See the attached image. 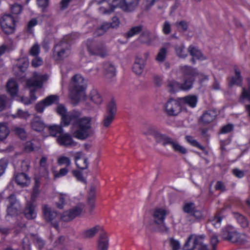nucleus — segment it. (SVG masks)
<instances>
[{
  "label": "nucleus",
  "instance_id": "052dcab7",
  "mask_svg": "<svg viewBox=\"0 0 250 250\" xmlns=\"http://www.w3.org/2000/svg\"><path fill=\"white\" fill-rule=\"evenodd\" d=\"M210 241L212 245V250H215L216 246L218 243V236L215 233L210 234Z\"/></svg>",
  "mask_w": 250,
  "mask_h": 250
},
{
  "label": "nucleus",
  "instance_id": "f03ea898",
  "mask_svg": "<svg viewBox=\"0 0 250 250\" xmlns=\"http://www.w3.org/2000/svg\"><path fill=\"white\" fill-rule=\"evenodd\" d=\"M98 4L103 5L99 8V12L103 14H109L116 7H120L125 12L133 11L139 4V0H96Z\"/></svg>",
  "mask_w": 250,
  "mask_h": 250
},
{
  "label": "nucleus",
  "instance_id": "4c0bfd02",
  "mask_svg": "<svg viewBox=\"0 0 250 250\" xmlns=\"http://www.w3.org/2000/svg\"><path fill=\"white\" fill-rule=\"evenodd\" d=\"M167 52L166 48L164 47L161 48L156 56V61L159 63L163 62L165 60Z\"/></svg>",
  "mask_w": 250,
  "mask_h": 250
},
{
  "label": "nucleus",
  "instance_id": "6e6d98bb",
  "mask_svg": "<svg viewBox=\"0 0 250 250\" xmlns=\"http://www.w3.org/2000/svg\"><path fill=\"white\" fill-rule=\"evenodd\" d=\"M110 27L109 23H104L99 28L97 29L95 32L96 35L100 36L103 35Z\"/></svg>",
  "mask_w": 250,
  "mask_h": 250
},
{
  "label": "nucleus",
  "instance_id": "5fc2aeb1",
  "mask_svg": "<svg viewBox=\"0 0 250 250\" xmlns=\"http://www.w3.org/2000/svg\"><path fill=\"white\" fill-rule=\"evenodd\" d=\"M162 31L165 35H168L171 31V25L170 22L166 21L162 25Z\"/></svg>",
  "mask_w": 250,
  "mask_h": 250
},
{
  "label": "nucleus",
  "instance_id": "9b49d317",
  "mask_svg": "<svg viewBox=\"0 0 250 250\" xmlns=\"http://www.w3.org/2000/svg\"><path fill=\"white\" fill-rule=\"evenodd\" d=\"M183 210L185 213L189 214L195 221H200L204 218L202 210L198 209L193 202H185L183 206Z\"/></svg>",
  "mask_w": 250,
  "mask_h": 250
},
{
  "label": "nucleus",
  "instance_id": "bf43d9fd",
  "mask_svg": "<svg viewBox=\"0 0 250 250\" xmlns=\"http://www.w3.org/2000/svg\"><path fill=\"white\" fill-rule=\"evenodd\" d=\"M40 52V45L38 43L34 44L29 50V54L32 56H38Z\"/></svg>",
  "mask_w": 250,
  "mask_h": 250
},
{
  "label": "nucleus",
  "instance_id": "a19ab883",
  "mask_svg": "<svg viewBox=\"0 0 250 250\" xmlns=\"http://www.w3.org/2000/svg\"><path fill=\"white\" fill-rule=\"evenodd\" d=\"M192 240L194 243V247H199L204 244V241L205 239V236L204 235H192Z\"/></svg>",
  "mask_w": 250,
  "mask_h": 250
},
{
  "label": "nucleus",
  "instance_id": "473e14b6",
  "mask_svg": "<svg viewBox=\"0 0 250 250\" xmlns=\"http://www.w3.org/2000/svg\"><path fill=\"white\" fill-rule=\"evenodd\" d=\"M174 49L175 53L178 57L184 59L188 56V52L184 44L176 45Z\"/></svg>",
  "mask_w": 250,
  "mask_h": 250
},
{
  "label": "nucleus",
  "instance_id": "69168bd1",
  "mask_svg": "<svg viewBox=\"0 0 250 250\" xmlns=\"http://www.w3.org/2000/svg\"><path fill=\"white\" fill-rule=\"evenodd\" d=\"M35 57L31 62L32 66L34 67H37L42 65L43 63L42 60L38 56Z\"/></svg>",
  "mask_w": 250,
  "mask_h": 250
},
{
  "label": "nucleus",
  "instance_id": "8fccbe9b",
  "mask_svg": "<svg viewBox=\"0 0 250 250\" xmlns=\"http://www.w3.org/2000/svg\"><path fill=\"white\" fill-rule=\"evenodd\" d=\"M57 164L59 166L65 165L66 167H68L71 164L70 159L65 156H61L57 159Z\"/></svg>",
  "mask_w": 250,
  "mask_h": 250
},
{
  "label": "nucleus",
  "instance_id": "6e6552de",
  "mask_svg": "<svg viewBox=\"0 0 250 250\" xmlns=\"http://www.w3.org/2000/svg\"><path fill=\"white\" fill-rule=\"evenodd\" d=\"M43 78V76L38 75L37 73L34 72L32 78L26 81V87L30 89V99L32 102L37 99L35 93L36 88L42 87Z\"/></svg>",
  "mask_w": 250,
  "mask_h": 250
},
{
  "label": "nucleus",
  "instance_id": "72a5a7b5",
  "mask_svg": "<svg viewBox=\"0 0 250 250\" xmlns=\"http://www.w3.org/2000/svg\"><path fill=\"white\" fill-rule=\"evenodd\" d=\"M234 217L242 228H246L248 227L249 221L244 216L236 212L234 213Z\"/></svg>",
  "mask_w": 250,
  "mask_h": 250
},
{
  "label": "nucleus",
  "instance_id": "c03bdc74",
  "mask_svg": "<svg viewBox=\"0 0 250 250\" xmlns=\"http://www.w3.org/2000/svg\"><path fill=\"white\" fill-rule=\"evenodd\" d=\"M116 111V104L113 101H110L107 106L106 114L115 117Z\"/></svg>",
  "mask_w": 250,
  "mask_h": 250
},
{
  "label": "nucleus",
  "instance_id": "4be33fe9",
  "mask_svg": "<svg viewBox=\"0 0 250 250\" xmlns=\"http://www.w3.org/2000/svg\"><path fill=\"white\" fill-rule=\"evenodd\" d=\"M109 245V238L107 233L102 231L101 232L98 243V250H107Z\"/></svg>",
  "mask_w": 250,
  "mask_h": 250
},
{
  "label": "nucleus",
  "instance_id": "a878e982",
  "mask_svg": "<svg viewBox=\"0 0 250 250\" xmlns=\"http://www.w3.org/2000/svg\"><path fill=\"white\" fill-rule=\"evenodd\" d=\"M234 70L235 72V76L231 78L229 83V85L231 87L233 85L241 86L242 84L243 78L241 75V72L236 66L234 67Z\"/></svg>",
  "mask_w": 250,
  "mask_h": 250
},
{
  "label": "nucleus",
  "instance_id": "de8ad7c7",
  "mask_svg": "<svg viewBox=\"0 0 250 250\" xmlns=\"http://www.w3.org/2000/svg\"><path fill=\"white\" fill-rule=\"evenodd\" d=\"M222 218L219 214H216L213 218L209 220V223L215 228H219L221 226Z\"/></svg>",
  "mask_w": 250,
  "mask_h": 250
},
{
  "label": "nucleus",
  "instance_id": "338daca9",
  "mask_svg": "<svg viewBox=\"0 0 250 250\" xmlns=\"http://www.w3.org/2000/svg\"><path fill=\"white\" fill-rule=\"evenodd\" d=\"M11 10L13 14H19L22 11V7L20 4L15 3L11 6Z\"/></svg>",
  "mask_w": 250,
  "mask_h": 250
},
{
  "label": "nucleus",
  "instance_id": "13d9d810",
  "mask_svg": "<svg viewBox=\"0 0 250 250\" xmlns=\"http://www.w3.org/2000/svg\"><path fill=\"white\" fill-rule=\"evenodd\" d=\"M20 207L7 206V212L8 215L16 216L18 214Z\"/></svg>",
  "mask_w": 250,
  "mask_h": 250
},
{
  "label": "nucleus",
  "instance_id": "c756f323",
  "mask_svg": "<svg viewBox=\"0 0 250 250\" xmlns=\"http://www.w3.org/2000/svg\"><path fill=\"white\" fill-rule=\"evenodd\" d=\"M6 88L7 92L12 96L17 95L18 92V85L13 79L9 80L7 83Z\"/></svg>",
  "mask_w": 250,
  "mask_h": 250
},
{
  "label": "nucleus",
  "instance_id": "a18cd8bd",
  "mask_svg": "<svg viewBox=\"0 0 250 250\" xmlns=\"http://www.w3.org/2000/svg\"><path fill=\"white\" fill-rule=\"evenodd\" d=\"M186 141L191 146H195L201 150H204L205 147L201 145L196 140H194L192 137L190 136H186Z\"/></svg>",
  "mask_w": 250,
  "mask_h": 250
},
{
  "label": "nucleus",
  "instance_id": "412c9836",
  "mask_svg": "<svg viewBox=\"0 0 250 250\" xmlns=\"http://www.w3.org/2000/svg\"><path fill=\"white\" fill-rule=\"evenodd\" d=\"M31 127L34 130L40 132L42 131L45 128V124L42 120L41 118L36 115L31 120L30 123Z\"/></svg>",
  "mask_w": 250,
  "mask_h": 250
},
{
  "label": "nucleus",
  "instance_id": "4468645a",
  "mask_svg": "<svg viewBox=\"0 0 250 250\" xmlns=\"http://www.w3.org/2000/svg\"><path fill=\"white\" fill-rule=\"evenodd\" d=\"M147 134L153 136L157 142L161 143L164 146L167 145H170L171 146L174 141L170 137L160 133L152 128H150L148 129Z\"/></svg>",
  "mask_w": 250,
  "mask_h": 250
},
{
  "label": "nucleus",
  "instance_id": "dca6fc26",
  "mask_svg": "<svg viewBox=\"0 0 250 250\" xmlns=\"http://www.w3.org/2000/svg\"><path fill=\"white\" fill-rule=\"evenodd\" d=\"M57 142L60 146L66 147H73L78 145L68 133L59 135L57 138Z\"/></svg>",
  "mask_w": 250,
  "mask_h": 250
},
{
  "label": "nucleus",
  "instance_id": "3c124183",
  "mask_svg": "<svg viewBox=\"0 0 250 250\" xmlns=\"http://www.w3.org/2000/svg\"><path fill=\"white\" fill-rule=\"evenodd\" d=\"M114 117L105 114L103 121V125L104 128L108 127L114 120Z\"/></svg>",
  "mask_w": 250,
  "mask_h": 250
},
{
  "label": "nucleus",
  "instance_id": "774afa93",
  "mask_svg": "<svg viewBox=\"0 0 250 250\" xmlns=\"http://www.w3.org/2000/svg\"><path fill=\"white\" fill-rule=\"evenodd\" d=\"M46 107L47 106L45 105L44 102H43V101L42 100L36 104L35 109L37 112L39 113H42Z\"/></svg>",
  "mask_w": 250,
  "mask_h": 250
},
{
  "label": "nucleus",
  "instance_id": "bb28decb",
  "mask_svg": "<svg viewBox=\"0 0 250 250\" xmlns=\"http://www.w3.org/2000/svg\"><path fill=\"white\" fill-rule=\"evenodd\" d=\"M247 81L248 87H242V92L239 99V102L242 104L244 103L246 100L250 102V79L248 78Z\"/></svg>",
  "mask_w": 250,
  "mask_h": 250
},
{
  "label": "nucleus",
  "instance_id": "864d4df0",
  "mask_svg": "<svg viewBox=\"0 0 250 250\" xmlns=\"http://www.w3.org/2000/svg\"><path fill=\"white\" fill-rule=\"evenodd\" d=\"M30 114L25 111H23L19 109L17 112L13 115L14 118H19L21 119H27L30 116Z\"/></svg>",
  "mask_w": 250,
  "mask_h": 250
},
{
  "label": "nucleus",
  "instance_id": "423d86ee",
  "mask_svg": "<svg viewBox=\"0 0 250 250\" xmlns=\"http://www.w3.org/2000/svg\"><path fill=\"white\" fill-rule=\"evenodd\" d=\"M222 238L233 243L242 244L246 240V236L244 234L238 233L231 226H227L222 229Z\"/></svg>",
  "mask_w": 250,
  "mask_h": 250
},
{
  "label": "nucleus",
  "instance_id": "c9c22d12",
  "mask_svg": "<svg viewBox=\"0 0 250 250\" xmlns=\"http://www.w3.org/2000/svg\"><path fill=\"white\" fill-rule=\"evenodd\" d=\"M42 101L45 105L48 106L52 104L58 103L59 97L56 95H51L47 96Z\"/></svg>",
  "mask_w": 250,
  "mask_h": 250
},
{
  "label": "nucleus",
  "instance_id": "2eb2a0df",
  "mask_svg": "<svg viewBox=\"0 0 250 250\" xmlns=\"http://www.w3.org/2000/svg\"><path fill=\"white\" fill-rule=\"evenodd\" d=\"M166 112L170 116H176L181 111L180 103L177 101L171 99L165 105Z\"/></svg>",
  "mask_w": 250,
  "mask_h": 250
},
{
  "label": "nucleus",
  "instance_id": "393cba45",
  "mask_svg": "<svg viewBox=\"0 0 250 250\" xmlns=\"http://www.w3.org/2000/svg\"><path fill=\"white\" fill-rule=\"evenodd\" d=\"M182 103L191 108H194L198 102L197 97L195 95H189L180 99Z\"/></svg>",
  "mask_w": 250,
  "mask_h": 250
},
{
  "label": "nucleus",
  "instance_id": "ea45409f",
  "mask_svg": "<svg viewBox=\"0 0 250 250\" xmlns=\"http://www.w3.org/2000/svg\"><path fill=\"white\" fill-rule=\"evenodd\" d=\"M50 134L52 136L62 135L63 132V129L61 126L58 125H53L49 127Z\"/></svg>",
  "mask_w": 250,
  "mask_h": 250
},
{
  "label": "nucleus",
  "instance_id": "e2e57ef3",
  "mask_svg": "<svg viewBox=\"0 0 250 250\" xmlns=\"http://www.w3.org/2000/svg\"><path fill=\"white\" fill-rule=\"evenodd\" d=\"M68 172V170L67 168H61L58 172L56 171L54 172V176L55 178H58L66 175Z\"/></svg>",
  "mask_w": 250,
  "mask_h": 250
},
{
  "label": "nucleus",
  "instance_id": "aec40b11",
  "mask_svg": "<svg viewBox=\"0 0 250 250\" xmlns=\"http://www.w3.org/2000/svg\"><path fill=\"white\" fill-rule=\"evenodd\" d=\"M167 213V211L164 209H156L153 215L154 222L157 224H163L166 216Z\"/></svg>",
  "mask_w": 250,
  "mask_h": 250
},
{
  "label": "nucleus",
  "instance_id": "5701e85b",
  "mask_svg": "<svg viewBox=\"0 0 250 250\" xmlns=\"http://www.w3.org/2000/svg\"><path fill=\"white\" fill-rule=\"evenodd\" d=\"M25 217L28 220L35 219L37 216L35 206L31 203H27L23 211Z\"/></svg>",
  "mask_w": 250,
  "mask_h": 250
},
{
  "label": "nucleus",
  "instance_id": "1a4fd4ad",
  "mask_svg": "<svg viewBox=\"0 0 250 250\" xmlns=\"http://www.w3.org/2000/svg\"><path fill=\"white\" fill-rule=\"evenodd\" d=\"M57 113L62 116L61 124L63 126H68L72 120L77 119L81 116V113L77 110H73L68 113H66V109L62 105H59L56 109Z\"/></svg>",
  "mask_w": 250,
  "mask_h": 250
},
{
  "label": "nucleus",
  "instance_id": "a211bd4d",
  "mask_svg": "<svg viewBox=\"0 0 250 250\" xmlns=\"http://www.w3.org/2000/svg\"><path fill=\"white\" fill-rule=\"evenodd\" d=\"M188 52L189 54L192 56L191 62L193 63H195V59L204 60L206 58L204 56L201 51L198 49L196 47L190 45L188 46Z\"/></svg>",
  "mask_w": 250,
  "mask_h": 250
},
{
  "label": "nucleus",
  "instance_id": "f704fd0d",
  "mask_svg": "<svg viewBox=\"0 0 250 250\" xmlns=\"http://www.w3.org/2000/svg\"><path fill=\"white\" fill-rule=\"evenodd\" d=\"M59 201L56 202V206L60 209L63 208L66 204V201L69 199V196L66 193H60L58 195Z\"/></svg>",
  "mask_w": 250,
  "mask_h": 250
},
{
  "label": "nucleus",
  "instance_id": "49530a36",
  "mask_svg": "<svg viewBox=\"0 0 250 250\" xmlns=\"http://www.w3.org/2000/svg\"><path fill=\"white\" fill-rule=\"evenodd\" d=\"M143 30V26L138 25L133 27L127 33V37H131L134 35L138 34Z\"/></svg>",
  "mask_w": 250,
  "mask_h": 250
},
{
  "label": "nucleus",
  "instance_id": "09e8293b",
  "mask_svg": "<svg viewBox=\"0 0 250 250\" xmlns=\"http://www.w3.org/2000/svg\"><path fill=\"white\" fill-rule=\"evenodd\" d=\"M193 235H190L187 241L186 242L185 245L183 246V250H194L195 249L193 241L191 242L192 240Z\"/></svg>",
  "mask_w": 250,
  "mask_h": 250
},
{
  "label": "nucleus",
  "instance_id": "0eeeda50",
  "mask_svg": "<svg viewBox=\"0 0 250 250\" xmlns=\"http://www.w3.org/2000/svg\"><path fill=\"white\" fill-rule=\"evenodd\" d=\"M86 45L90 55L98 56L101 58H105L109 55V50L103 44L88 39L86 41Z\"/></svg>",
  "mask_w": 250,
  "mask_h": 250
},
{
  "label": "nucleus",
  "instance_id": "f8f14e48",
  "mask_svg": "<svg viewBox=\"0 0 250 250\" xmlns=\"http://www.w3.org/2000/svg\"><path fill=\"white\" fill-rule=\"evenodd\" d=\"M0 24L3 31L5 34H10L14 32L15 21L11 15H3L0 20Z\"/></svg>",
  "mask_w": 250,
  "mask_h": 250
},
{
  "label": "nucleus",
  "instance_id": "39448f33",
  "mask_svg": "<svg viewBox=\"0 0 250 250\" xmlns=\"http://www.w3.org/2000/svg\"><path fill=\"white\" fill-rule=\"evenodd\" d=\"M75 34L66 36L54 47L53 57L56 60H62L67 57L70 53V39H74Z\"/></svg>",
  "mask_w": 250,
  "mask_h": 250
},
{
  "label": "nucleus",
  "instance_id": "7c9ffc66",
  "mask_svg": "<svg viewBox=\"0 0 250 250\" xmlns=\"http://www.w3.org/2000/svg\"><path fill=\"white\" fill-rule=\"evenodd\" d=\"M104 73L106 79H110L115 76V68L110 62H105L103 65Z\"/></svg>",
  "mask_w": 250,
  "mask_h": 250
},
{
  "label": "nucleus",
  "instance_id": "0e129e2a",
  "mask_svg": "<svg viewBox=\"0 0 250 250\" xmlns=\"http://www.w3.org/2000/svg\"><path fill=\"white\" fill-rule=\"evenodd\" d=\"M47 158L46 157H42L40 161V166L41 168H42L48 174V165L47 164Z\"/></svg>",
  "mask_w": 250,
  "mask_h": 250
},
{
  "label": "nucleus",
  "instance_id": "f3484780",
  "mask_svg": "<svg viewBox=\"0 0 250 250\" xmlns=\"http://www.w3.org/2000/svg\"><path fill=\"white\" fill-rule=\"evenodd\" d=\"M42 209L45 219L47 221L52 222L54 227L58 229L59 227L58 223L56 222H52L57 216V212L46 205H44L42 206Z\"/></svg>",
  "mask_w": 250,
  "mask_h": 250
},
{
  "label": "nucleus",
  "instance_id": "f257e3e1",
  "mask_svg": "<svg viewBox=\"0 0 250 250\" xmlns=\"http://www.w3.org/2000/svg\"><path fill=\"white\" fill-rule=\"evenodd\" d=\"M178 72L181 75L178 79L181 81L172 80L169 82L167 87L169 92L174 93L179 90L188 91L191 89L195 78L199 75L197 70L190 66L181 65L178 67Z\"/></svg>",
  "mask_w": 250,
  "mask_h": 250
},
{
  "label": "nucleus",
  "instance_id": "4d7b16f0",
  "mask_svg": "<svg viewBox=\"0 0 250 250\" xmlns=\"http://www.w3.org/2000/svg\"><path fill=\"white\" fill-rule=\"evenodd\" d=\"M78 163H75L77 167L82 169H85L88 167V162L87 158H83L78 161Z\"/></svg>",
  "mask_w": 250,
  "mask_h": 250
},
{
  "label": "nucleus",
  "instance_id": "79ce46f5",
  "mask_svg": "<svg viewBox=\"0 0 250 250\" xmlns=\"http://www.w3.org/2000/svg\"><path fill=\"white\" fill-rule=\"evenodd\" d=\"M171 147L175 152L184 154L187 152V149L182 146L180 145L177 142L174 141Z\"/></svg>",
  "mask_w": 250,
  "mask_h": 250
},
{
  "label": "nucleus",
  "instance_id": "7ed1b4c3",
  "mask_svg": "<svg viewBox=\"0 0 250 250\" xmlns=\"http://www.w3.org/2000/svg\"><path fill=\"white\" fill-rule=\"evenodd\" d=\"M79 116L77 119L72 120L71 133L73 136L79 140H84L92 134V118Z\"/></svg>",
  "mask_w": 250,
  "mask_h": 250
},
{
  "label": "nucleus",
  "instance_id": "20e7f679",
  "mask_svg": "<svg viewBox=\"0 0 250 250\" xmlns=\"http://www.w3.org/2000/svg\"><path fill=\"white\" fill-rule=\"evenodd\" d=\"M70 86V97L72 103L74 104H76L85 97L86 83L81 75L76 74L72 78Z\"/></svg>",
  "mask_w": 250,
  "mask_h": 250
},
{
  "label": "nucleus",
  "instance_id": "58836bf2",
  "mask_svg": "<svg viewBox=\"0 0 250 250\" xmlns=\"http://www.w3.org/2000/svg\"><path fill=\"white\" fill-rule=\"evenodd\" d=\"M9 134V129L4 124H0V140L5 139Z\"/></svg>",
  "mask_w": 250,
  "mask_h": 250
},
{
  "label": "nucleus",
  "instance_id": "603ef678",
  "mask_svg": "<svg viewBox=\"0 0 250 250\" xmlns=\"http://www.w3.org/2000/svg\"><path fill=\"white\" fill-rule=\"evenodd\" d=\"M175 25L179 31L185 32L188 28V23L185 21H180L175 23Z\"/></svg>",
  "mask_w": 250,
  "mask_h": 250
},
{
  "label": "nucleus",
  "instance_id": "2f4dec72",
  "mask_svg": "<svg viewBox=\"0 0 250 250\" xmlns=\"http://www.w3.org/2000/svg\"><path fill=\"white\" fill-rule=\"evenodd\" d=\"M102 228L100 226H96L90 229L85 230L82 233V236L84 238H91L94 237L96 233L102 230Z\"/></svg>",
  "mask_w": 250,
  "mask_h": 250
},
{
  "label": "nucleus",
  "instance_id": "9d476101",
  "mask_svg": "<svg viewBox=\"0 0 250 250\" xmlns=\"http://www.w3.org/2000/svg\"><path fill=\"white\" fill-rule=\"evenodd\" d=\"M83 203H79L69 209L64 211L61 215V219L64 222L70 221L81 215L84 208Z\"/></svg>",
  "mask_w": 250,
  "mask_h": 250
},
{
  "label": "nucleus",
  "instance_id": "ddd939ff",
  "mask_svg": "<svg viewBox=\"0 0 250 250\" xmlns=\"http://www.w3.org/2000/svg\"><path fill=\"white\" fill-rule=\"evenodd\" d=\"M29 65V61L27 57H23L18 60L17 64L13 67L14 74L18 77L24 76V72Z\"/></svg>",
  "mask_w": 250,
  "mask_h": 250
},
{
  "label": "nucleus",
  "instance_id": "cd10ccee",
  "mask_svg": "<svg viewBox=\"0 0 250 250\" xmlns=\"http://www.w3.org/2000/svg\"><path fill=\"white\" fill-rule=\"evenodd\" d=\"M88 98L94 104L96 105H100L103 102L102 95L96 89H92L90 91Z\"/></svg>",
  "mask_w": 250,
  "mask_h": 250
},
{
  "label": "nucleus",
  "instance_id": "37998d69",
  "mask_svg": "<svg viewBox=\"0 0 250 250\" xmlns=\"http://www.w3.org/2000/svg\"><path fill=\"white\" fill-rule=\"evenodd\" d=\"M7 201L8 202V204L7 206L21 207L20 203L17 199L16 196L15 194H11L7 198Z\"/></svg>",
  "mask_w": 250,
  "mask_h": 250
},
{
  "label": "nucleus",
  "instance_id": "c85d7f7f",
  "mask_svg": "<svg viewBox=\"0 0 250 250\" xmlns=\"http://www.w3.org/2000/svg\"><path fill=\"white\" fill-rule=\"evenodd\" d=\"M216 115L217 113L215 110H209L204 113L201 120L204 124H208L215 119Z\"/></svg>",
  "mask_w": 250,
  "mask_h": 250
},
{
  "label": "nucleus",
  "instance_id": "b1692460",
  "mask_svg": "<svg viewBox=\"0 0 250 250\" xmlns=\"http://www.w3.org/2000/svg\"><path fill=\"white\" fill-rule=\"evenodd\" d=\"M15 179L17 185L21 187L28 186L30 182V178L24 173H18L15 176Z\"/></svg>",
  "mask_w": 250,
  "mask_h": 250
},
{
  "label": "nucleus",
  "instance_id": "e433bc0d",
  "mask_svg": "<svg viewBox=\"0 0 250 250\" xmlns=\"http://www.w3.org/2000/svg\"><path fill=\"white\" fill-rule=\"evenodd\" d=\"M40 182L38 179H35V184L33 188V191L31 194V200L35 201L40 194Z\"/></svg>",
  "mask_w": 250,
  "mask_h": 250
},
{
  "label": "nucleus",
  "instance_id": "680f3d73",
  "mask_svg": "<svg viewBox=\"0 0 250 250\" xmlns=\"http://www.w3.org/2000/svg\"><path fill=\"white\" fill-rule=\"evenodd\" d=\"M8 165V160L6 158L0 160V175H2L5 172Z\"/></svg>",
  "mask_w": 250,
  "mask_h": 250
},
{
  "label": "nucleus",
  "instance_id": "6ab92c4d",
  "mask_svg": "<svg viewBox=\"0 0 250 250\" xmlns=\"http://www.w3.org/2000/svg\"><path fill=\"white\" fill-rule=\"evenodd\" d=\"M146 61L142 58L137 57L132 66L133 72L137 75H141L144 70Z\"/></svg>",
  "mask_w": 250,
  "mask_h": 250
}]
</instances>
